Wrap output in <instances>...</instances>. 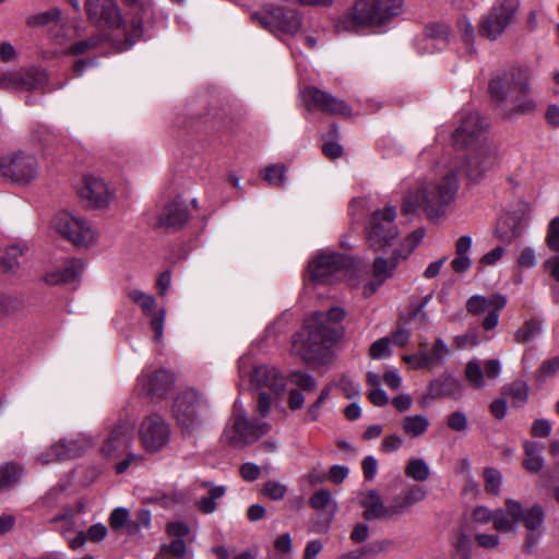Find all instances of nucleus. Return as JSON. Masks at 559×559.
<instances>
[{"instance_id":"obj_53","label":"nucleus","mask_w":559,"mask_h":559,"mask_svg":"<svg viewBox=\"0 0 559 559\" xmlns=\"http://www.w3.org/2000/svg\"><path fill=\"white\" fill-rule=\"evenodd\" d=\"M292 382L304 391H313L317 388V382L313 377L301 371H294L290 374Z\"/></svg>"},{"instance_id":"obj_49","label":"nucleus","mask_w":559,"mask_h":559,"mask_svg":"<svg viewBox=\"0 0 559 559\" xmlns=\"http://www.w3.org/2000/svg\"><path fill=\"white\" fill-rule=\"evenodd\" d=\"M61 10L53 8L46 12L33 15L27 19V24L32 26H44L50 22H58L61 19Z\"/></svg>"},{"instance_id":"obj_29","label":"nucleus","mask_w":559,"mask_h":559,"mask_svg":"<svg viewBox=\"0 0 559 559\" xmlns=\"http://www.w3.org/2000/svg\"><path fill=\"white\" fill-rule=\"evenodd\" d=\"M521 224L515 215H504L497 224L495 235L503 242H512L521 235Z\"/></svg>"},{"instance_id":"obj_35","label":"nucleus","mask_w":559,"mask_h":559,"mask_svg":"<svg viewBox=\"0 0 559 559\" xmlns=\"http://www.w3.org/2000/svg\"><path fill=\"white\" fill-rule=\"evenodd\" d=\"M84 504L78 501L73 507H66L62 512L52 519V522H66L67 527L63 532L67 535L68 532L82 526L79 520V515L83 512Z\"/></svg>"},{"instance_id":"obj_52","label":"nucleus","mask_w":559,"mask_h":559,"mask_svg":"<svg viewBox=\"0 0 559 559\" xmlns=\"http://www.w3.org/2000/svg\"><path fill=\"white\" fill-rule=\"evenodd\" d=\"M546 245L551 251L559 252V216L549 222Z\"/></svg>"},{"instance_id":"obj_7","label":"nucleus","mask_w":559,"mask_h":559,"mask_svg":"<svg viewBox=\"0 0 559 559\" xmlns=\"http://www.w3.org/2000/svg\"><path fill=\"white\" fill-rule=\"evenodd\" d=\"M173 412L181 430L191 433L203 425L209 404L197 391L187 390L175 400Z\"/></svg>"},{"instance_id":"obj_57","label":"nucleus","mask_w":559,"mask_h":559,"mask_svg":"<svg viewBox=\"0 0 559 559\" xmlns=\"http://www.w3.org/2000/svg\"><path fill=\"white\" fill-rule=\"evenodd\" d=\"M166 531L169 536L173 538H180L188 536L190 533L189 526L182 521L169 522L167 524Z\"/></svg>"},{"instance_id":"obj_5","label":"nucleus","mask_w":559,"mask_h":559,"mask_svg":"<svg viewBox=\"0 0 559 559\" xmlns=\"http://www.w3.org/2000/svg\"><path fill=\"white\" fill-rule=\"evenodd\" d=\"M519 0H496L477 25L480 37L498 40L516 21Z\"/></svg>"},{"instance_id":"obj_1","label":"nucleus","mask_w":559,"mask_h":559,"mask_svg":"<svg viewBox=\"0 0 559 559\" xmlns=\"http://www.w3.org/2000/svg\"><path fill=\"white\" fill-rule=\"evenodd\" d=\"M485 128L486 123L477 112L463 118L452 139L456 148H471L467 163L463 157H455L441 179L423 185L416 193L407 194L402 205L403 214H413L417 207H421L428 218L443 216L456 197L457 175L462 173L476 180L493 166L496 152L483 136Z\"/></svg>"},{"instance_id":"obj_50","label":"nucleus","mask_w":559,"mask_h":559,"mask_svg":"<svg viewBox=\"0 0 559 559\" xmlns=\"http://www.w3.org/2000/svg\"><path fill=\"white\" fill-rule=\"evenodd\" d=\"M286 168L284 165H272L265 169L263 179L271 186L282 187L285 182Z\"/></svg>"},{"instance_id":"obj_13","label":"nucleus","mask_w":559,"mask_h":559,"mask_svg":"<svg viewBox=\"0 0 559 559\" xmlns=\"http://www.w3.org/2000/svg\"><path fill=\"white\" fill-rule=\"evenodd\" d=\"M349 264V259L344 254L323 252L309 263V277L318 284H330L338 278Z\"/></svg>"},{"instance_id":"obj_8","label":"nucleus","mask_w":559,"mask_h":559,"mask_svg":"<svg viewBox=\"0 0 559 559\" xmlns=\"http://www.w3.org/2000/svg\"><path fill=\"white\" fill-rule=\"evenodd\" d=\"M237 413L230 418L223 433L224 440L234 448H245L255 442L260 437L266 435L271 426L265 421L250 420L246 412L235 403Z\"/></svg>"},{"instance_id":"obj_4","label":"nucleus","mask_w":559,"mask_h":559,"mask_svg":"<svg viewBox=\"0 0 559 559\" xmlns=\"http://www.w3.org/2000/svg\"><path fill=\"white\" fill-rule=\"evenodd\" d=\"M336 337L335 330L324 323V316L316 312L307 319L305 331L294 340L292 352L306 362L316 361L333 345Z\"/></svg>"},{"instance_id":"obj_19","label":"nucleus","mask_w":559,"mask_h":559,"mask_svg":"<svg viewBox=\"0 0 559 559\" xmlns=\"http://www.w3.org/2000/svg\"><path fill=\"white\" fill-rule=\"evenodd\" d=\"M94 445L90 437L79 436L72 439H62L55 443L47 452L39 456L43 464L55 461H64L80 457Z\"/></svg>"},{"instance_id":"obj_62","label":"nucleus","mask_w":559,"mask_h":559,"mask_svg":"<svg viewBox=\"0 0 559 559\" xmlns=\"http://www.w3.org/2000/svg\"><path fill=\"white\" fill-rule=\"evenodd\" d=\"M475 540L478 546L485 549H496L500 544V538L496 534H476Z\"/></svg>"},{"instance_id":"obj_38","label":"nucleus","mask_w":559,"mask_h":559,"mask_svg":"<svg viewBox=\"0 0 559 559\" xmlns=\"http://www.w3.org/2000/svg\"><path fill=\"white\" fill-rule=\"evenodd\" d=\"M187 554V545L183 539L173 538L169 544H163L156 556L163 559H182Z\"/></svg>"},{"instance_id":"obj_26","label":"nucleus","mask_w":559,"mask_h":559,"mask_svg":"<svg viewBox=\"0 0 559 559\" xmlns=\"http://www.w3.org/2000/svg\"><path fill=\"white\" fill-rule=\"evenodd\" d=\"M473 519L480 524L492 522L493 528L498 532H513V522L509 521L508 509L489 510L487 507L479 506L473 511Z\"/></svg>"},{"instance_id":"obj_16","label":"nucleus","mask_w":559,"mask_h":559,"mask_svg":"<svg viewBox=\"0 0 559 559\" xmlns=\"http://www.w3.org/2000/svg\"><path fill=\"white\" fill-rule=\"evenodd\" d=\"M507 299L501 294H493L490 297L474 295L466 301V310L473 316H480L488 312L481 321V328L490 331L498 325L499 312L506 307Z\"/></svg>"},{"instance_id":"obj_21","label":"nucleus","mask_w":559,"mask_h":559,"mask_svg":"<svg viewBox=\"0 0 559 559\" xmlns=\"http://www.w3.org/2000/svg\"><path fill=\"white\" fill-rule=\"evenodd\" d=\"M78 193L87 207H106L114 199V192L107 183L102 178L94 176H87L83 179Z\"/></svg>"},{"instance_id":"obj_46","label":"nucleus","mask_w":559,"mask_h":559,"mask_svg":"<svg viewBox=\"0 0 559 559\" xmlns=\"http://www.w3.org/2000/svg\"><path fill=\"white\" fill-rule=\"evenodd\" d=\"M310 506L318 510V511H324L328 510L330 507H333L335 509V503L332 498V495L326 489H320L316 491L309 499Z\"/></svg>"},{"instance_id":"obj_34","label":"nucleus","mask_w":559,"mask_h":559,"mask_svg":"<svg viewBox=\"0 0 559 559\" xmlns=\"http://www.w3.org/2000/svg\"><path fill=\"white\" fill-rule=\"evenodd\" d=\"M401 427L403 432L409 438H418L426 433L429 420L424 415L405 416L402 419Z\"/></svg>"},{"instance_id":"obj_48","label":"nucleus","mask_w":559,"mask_h":559,"mask_svg":"<svg viewBox=\"0 0 559 559\" xmlns=\"http://www.w3.org/2000/svg\"><path fill=\"white\" fill-rule=\"evenodd\" d=\"M485 490L490 495H498L500 491L502 476L500 472L492 467H487L484 471Z\"/></svg>"},{"instance_id":"obj_32","label":"nucleus","mask_w":559,"mask_h":559,"mask_svg":"<svg viewBox=\"0 0 559 559\" xmlns=\"http://www.w3.org/2000/svg\"><path fill=\"white\" fill-rule=\"evenodd\" d=\"M544 450V445L538 442L526 441L524 443V453L525 459L523 461V466L526 471L531 473L539 472L544 466V459L542 456V452Z\"/></svg>"},{"instance_id":"obj_17","label":"nucleus","mask_w":559,"mask_h":559,"mask_svg":"<svg viewBox=\"0 0 559 559\" xmlns=\"http://www.w3.org/2000/svg\"><path fill=\"white\" fill-rule=\"evenodd\" d=\"M139 438L146 451H159L170 439L169 426L156 414L146 416L140 425Z\"/></svg>"},{"instance_id":"obj_42","label":"nucleus","mask_w":559,"mask_h":559,"mask_svg":"<svg viewBox=\"0 0 559 559\" xmlns=\"http://www.w3.org/2000/svg\"><path fill=\"white\" fill-rule=\"evenodd\" d=\"M438 394L452 399H459L462 395V383L452 376L442 378L439 382Z\"/></svg>"},{"instance_id":"obj_51","label":"nucleus","mask_w":559,"mask_h":559,"mask_svg":"<svg viewBox=\"0 0 559 559\" xmlns=\"http://www.w3.org/2000/svg\"><path fill=\"white\" fill-rule=\"evenodd\" d=\"M262 492L271 500L280 501L284 499L287 487L281 483L269 480L264 484Z\"/></svg>"},{"instance_id":"obj_23","label":"nucleus","mask_w":559,"mask_h":559,"mask_svg":"<svg viewBox=\"0 0 559 559\" xmlns=\"http://www.w3.org/2000/svg\"><path fill=\"white\" fill-rule=\"evenodd\" d=\"M189 210L180 200L166 203L156 214L155 222L151 223L153 229H178L189 221Z\"/></svg>"},{"instance_id":"obj_40","label":"nucleus","mask_w":559,"mask_h":559,"mask_svg":"<svg viewBox=\"0 0 559 559\" xmlns=\"http://www.w3.org/2000/svg\"><path fill=\"white\" fill-rule=\"evenodd\" d=\"M27 248L20 245H12L7 248L5 255L0 257V270L12 272L17 266V259L24 254Z\"/></svg>"},{"instance_id":"obj_10","label":"nucleus","mask_w":559,"mask_h":559,"mask_svg":"<svg viewBox=\"0 0 559 559\" xmlns=\"http://www.w3.org/2000/svg\"><path fill=\"white\" fill-rule=\"evenodd\" d=\"M396 209L386 206L371 213L366 228L369 247L378 252L391 247L399 236V229L394 223Z\"/></svg>"},{"instance_id":"obj_39","label":"nucleus","mask_w":559,"mask_h":559,"mask_svg":"<svg viewBox=\"0 0 559 559\" xmlns=\"http://www.w3.org/2000/svg\"><path fill=\"white\" fill-rule=\"evenodd\" d=\"M405 475L416 481L429 478L430 468L423 459H411L405 467Z\"/></svg>"},{"instance_id":"obj_63","label":"nucleus","mask_w":559,"mask_h":559,"mask_svg":"<svg viewBox=\"0 0 559 559\" xmlns=\"http://www.w3.org/2000/svg\"><path fill=\"white\" fill-rule=\"evenodd\" d=\"M551 431V425L547 419H536L531 428V433L536 438H546Z\"/></svg>"},{"instance_id":"obj_25","label":"nucleus","mask_w":559,"mask_h":559,"mask_svg":"<svg viewBox=\"0 0 559 559\" xmlns=\"http://www.w3.org/2000/svg\"><path fill=\"white\" fill-rule=\"evenodd\" d=\"M250 380L257 389H269L275 397L283 395L286 390V380L275 367H255Z\"/></svg>"},{"instance_id":"obj_15","label":"nucleus","mask_w":559,"mask_h":559,"mask_svg":"<svg viewBox=\"0 0 559 559\" xmlns=\"http://www.w3.org/2000/svg\"><path fill=\"white\" fill-rule=\"evenodd\" d=\"M132 440L133 424L128 419H119L109 427L100 453L105 457L116 459L129 450Z\"/></svg>"},{"instance_id":"obj_18","label":"nucleus","mask_w":559,"mask_h":559,"mask_svg":"<svg viewBox=\"0 0 559 559\" xmlns=\"http://www.w3.org/2000/svg\"><path fill=\"white\" fill-rule=\"evenodd\" d=\"M305 106L309 110H320L329 115L350 116L352 108L342 99L314 86L301 92Z\"/></svg>"},{"instance_id":"obj_36","label":"nucleus","mask_w":559,"mask_h":559,"mask_svg":"<svg viewBox=\"0 0 559 559\" xmlns=\"http://www.w3.org/2000/svg\"><path fill=\"white\" fill-rule=\"evenodd\" d=\"M427 497V490L423 486L411 487L403 497L397 496L394 498L395 507L399 509V515L403 514L406 510L415 503L423 501Z\"/></svg>"},{"instance_id":"obj_9","label":"nucleus","mask_w":559,"mask_h":559,"mask_svg":"<svg viewBox=\"0 0 559 559\" xmlns=\"http://www.w3.org/2000/svg\"><path fill=\"white\" fill-rule=\"evenodd\" d=\"M533 74L528 67L516 66L502 71L491 78L489 94L493 102L503 104L510 92L528 94L532 91L531 81Z\"/></svg>"},{"instance_id":"obj_33","label":"nucleus","mask_w":559,"mask_h":559,"mask_svg":"<svg viewBox=\"0 0 559 559\" xmlns=\"http://www.w3.org/2000/svg\"><path fill=\"white\" fill-rule=\"evenodd\" d=\"M511 108L506 112L508 119H514L519 116L530 115L535 111L536 103L528 94H520L511 99Z\"/></svg>"},{"instance_id":"obj_12","label":"nucleus","mask_w":559,"mask_h":559,"mask_svg":"<svg viewBox=\"0 0 559 559\" xmlns=\"http://www.w3.org/2000/svg\"><path fill=\"white\" fill-rule=\"evenodd\" d=\"M251 21L271 33L295 34L302 24L299 12L282 7H263L251 13Z\"/></svg>"},{"instance_id":"obj_3","label":"nucleus","mask_w":559,"mask_h":559,"mask_svg":"<svg viewBox=\"0 0 559 559\" xmlns=\"http://www.w3.org/2000/svg\"><path fill=\"white\" fill-rule=\"evenodd\" d=\"M403 0H356L334 23L336 33H354L361 28L380 27L402 11Z\"/></svg>"},{"instance_id":"obj_20","label":"nucleus","mask_w":559,"mask_h":559,"mask_svg":"<svg viewBox=\"0 0 559 559\" xmlns=\"http://www.w3.org/2000/svg\"><path fill=\"white\" fill-rule=\"evenodd\" d=\"M504 507L508 509L509 521L513 522L512 533L516 532V524L520 522L531 532H537L542 528L545 520L543 506L535 503L525 510L520 501L509 498L504 501Z\"/></svg>"},{"instance_id":"obj_55","label":"nucleus","mask_w":559,"mask_h":559,"mask_svg":"<svg viewBox=\"0 0 559 559\" xmlns=\"http://www.w3.org/2000/svg\"><path fill=\"white\" fill-rule=\"evenodd\" d=\"M21 301L16 297L0 295V316L11 314L21 308Z\"/></svg>"},{"instance_id":"obj_59","label":"nucleus","mask_w":559,"mask_h":559,"mask_svg":"<svg viewBox=\"0 0 559 559\" xmlns=\"http://www.w3.org/2000/svg\"><path fill=\"white\" fill-rule=\"evenodd\" d=\"M559 370V356L543 361L539 367V378L547 379Z\"/></svg>"},{"instance_id":"obj_41","label":"nucleus","mask_w":559,"mask_h":559,"mask_svg":"<svg viewBox=\"0 0 559 559\" xmlns=\"http://www.w3.org/2000/svg\"><path fill=\"white\" fill-rule=\"evenodd\" d=\"M22 475V468L13 463L0 467V490L16 484Z\"/></svg>"},{"instance_id":"obj_22","label":"nucleus","mask_w":559,"mask_h":559,"mask_svg":"<svg viewBox=\"0 0 559 559\" xmlns=\"http://www.w3.org/2000/svg\"><path fill=\"white\" fill-rule=\"evenodd\" d=\"M128 296L134 304H136L141 308L142 312L146 317L151 318L150 326L154 331V342H160L164 333L166 310L159 309L157 311H154V308L156 306L155 298L142 290L132 289L129 292Z\"/></svg>"},{"instance_id":"obj_58","label":"nucleus","mask_w":559,"mask_h":559,"mask_svg":"<svg viewBox=\"0 0 559 559\" xmlns=\"http://www.w3.org/2000/svg\"><path fill=\"white\" fill-rule=\"evenodd\" d=\"M536 253L533 248L526 247L523 250H521L518 258V264L520 267L531 269L536 265Z\"/></svg>"},{"instance_id":"obj_11","label":"nucleus","mask_w":559,"mask_h":559,"mask_svg":"<svg viewBox=\"0 0 559 559\" xmlns=\"http://www.w3.org/2000/svg\"><path fill=\"white\" fill-rule=\"evenodd\" d=\"M51 226L60 236L79 248H90L98 239L97 230L87 221L68 211L58 213Z\"/></svg>"},{"instance_id":"obj_60","label":"nucleus","mask_w":559,"mask_h":559,"mask_svg":"<svg viewBox=\"0 0 559 559\" xmlns=\"http://www.w3.org/2000/svg\"><path fill=\"white\" fill-rule=\"evenodd\" d=\"M403 360L414 369L430 368L428 359L425 356V350H418L417 354L406 355Z\"/></svg>"},{"instance_id":"obj_45","label":"nucleus","mask_w":559,"mask_h":559,"mask_svg":"<svg viewBox=\"0 0 559 559\" xmlns=\"http://www.w3.org/2000/svg\"><path fill=\"white\" fill-rule=\"evenodd\" d=\"M103 38L98 35L91 36L87 39L79 40L68 48V53L78 56L84 55L93 49H96L102 44Z\"/></svg>"},{"instance_id":"obj_27","label":"nucleus","mask_w":559,"mask_h":559,"mask_svg":"<svg viewBox=\"0 0 559 559\" xmlns=\"http://www.w3.org/2000/svg\"><path fill=\"white\" fill-rule=\"evenodd\" d=\"M140 381L146 394L163 396L171 388L174 377L169 371L160 369L143 374Z\"/></svg>"},{"instance_id":"obj_43","label":"nucleus","mask_w":559,"mask_h":559,"mask_svg":"<svg viewBox=\"0 0 559 559\" xmlns=\"http://www.w3.org/2000/svg\"><path fill=\"white\" fill-rule=\"evenodd\" d=\"M484 370L478 360H471L465 367V379L474 389H481L485 385Z\"/></svg>"},{"instance_id":"obj_54","label":"nucleus","mask_w":559,"mask_h":559,"mask_svg":"<svg viewBox=\"0 0 559 559\" xmlns=\"http://www.w3.org/2000/svg\"><path fill=\"white\" fill-rule=\"evenodd\" d=\"M369 354L373 359H381L391 355L390 340L382 337L372 343L369 349Z\"/></svg>"},{"instance_id":"obj_44","label":"nucleus","mask_w":559,"mask_h":559,"mask_svg":"<svg viewBox=\"0 0 559 559\" xmlns=\"http://www.w3.org/2000/svg\"><path fill=\"white\" fill-rule=\"evenodd\" d=\"M450 355V349L442 338H436L431 350H425V356L428 359L430 368L438 364Z\"/></svg>"},{"instance_id":"obj_30","label":"nucleus","mask_w":559,"mask_h":559,"mask_svg":"<svg viewBox=\"0 0 559 559\" xmlns=\"http://www.w3.org/2000/svg\"><path fill=\"white\" fill-rule=\"evenodd\" d=\"M19 74V90L35 91L41 88L48 81L47 73L37 68L22 69Z\"/></svg>"},{"instance_id":"obj_37","label":"nucleus","mask_w":559,"mask_h":559,"mask_svg":"<svg viewBox=\"0 0 559 559\" xmlns=\"http://www.w3.org/2000/svg\"><path fill=\"white\" fill-rule=\"evenodd\" d=\"M542 331V324L536 319L526 320L514 333V341L524 344L533 341Z\"/></svg>"},{"instance_id":"obj_14","label":"nucleus","mask_w":559,"mask_h":559,"mask_svg":"<svg viewBox=\"0 0 559 559\" xmlns=\"http://www.w3.org/2000/svg\"><path fill=\"white\" fill-rule=\"evenodd\" d=\"M0 176L15 183H28L37 176V162L24 153L0 158Z\"/></svg>"},{"instance_id":"obj_24","label":"nucleus","mask_w":559,"mask_h":559,"mask_svg":"<svg viewBox=\"0 0 559 559\" xmlns=\"http://www.w3.org/2000/svg\"><path fill=\"white\" fill-rule=\"evenodd\" d=\"M360 506L364 509L362 516L367 521L390 520L399 516V509L395 502L384 504L382 497L378 491L371 489L364 493L360 498Z\"/></svg>"},{"instance_id":"obj_56","label":"nucleus","mask_w":559,"mask_h":559,"mask_svg":"<svg viewBox=\"0 0 559 559\" xmlns=\"http://www.w3.org/2000/svg\"><path fill=\"white\" fill-rule=\"evenodd\" d=\"M447 424L453 431H464L467 428V417L462 412H453L448 416Z\"/></svg>"},{"instance_id":"obj_31","label":"nucleus","mask_w":559,"mask_h":559,"mask_svg":"<svg viewBox=\"0 0 559 559\" xmlns=\"http://www.w3.org/2000/svg\"><path fill=\"white\" fill-rule=\"evenodd\" d=\"M501 395L511 400L513 407H521L528 401L530 386L521 380L504 384L501 388Z\"/></svg>"},{"instance_id":"obj_64","label":"nucleus","mask_w":559,"mask_h":559,"mask_svg":"<svg viewBox=\"0 0 559 559\" xmlns=\"http://www.w3.org/2000/svg\"><path fill=\"white\" fill-rule=\"evenodd\" d=\"M504 254V249L500 246L496 247L491 251L487 252L479 259V266L484 267L487 265L496 264Z\"/></svg>"},{"instance_id":"obj_28","label":"nucleus","mask_w":559,"mask_h":559,"mask_svg":"<svg viewBox=\"0 0 559 559\" xmlns=\"http://www.w3.org/2000/svg\"><path fill=\"white\" fill-rule=\"evenodd\" d=\"M84 265L81 259H72L64 264L63 269L48 273L45 281L50 285L74 283L84 270Z\"/></svg>"},{"instance_id":"obj_61","label":"nucleus","mask_w":559,"mask_h":559,"mask_svg":"<svg viewBox=\"0 0 559 559\" xmlns=\"http://www.w3.org/2000/svg\"><path fill=\"white\" fill-rule=\"evenodd\" d=\"M369 535L370 533L368 525L360 522L353 527L349 538L354 544H361L369 538Z\"/></svg>"},{"instance_id":"obj_6","label":"nucleus","mask_w":559,"mask_h":559,"mask_svg":"<svg viewBox=\"0 0 559 559\" xmlns=\"http://www.w3.org/2000/svg\"><path fill=\"white\" fill-rule=\"evenodd\" d=\"M423 238V233L414 231L407 239V249H395L389 258L379 255L372 263V280L364 285L362 294L365 297L373 295L380 286L389 278L393 277L401 260H405Z\"/></svg>"},{"instance_id":"obj_47","label":"nucleus","mask_w":559,"mask_h":559,"mask_svg":"<svg viewBox=\"0 0 559 559\" xmlns=\"http://www.w3.org/2000/svg\"><path fill=\"white\" fill-rule=\"evenodd\" d=\"M457 27H459V32H460L462 40L467 46V51L468 52H474L475 51V47H474L475 29H474V25L472 24V22L468 19L462 17V19H460L457 21Z\"/></svg>"},{"instance_id":"obj_2","label":"nucleus","mask_w":559,"mask_h":559,"mask_svg":"<svg viewBox=\"0 0 559 559\" xmlns=\"http://www.w3.org/2000/svg\"><path fill=\"white\" fill-rule=\"evenodd\" d=\"M132 9L121 13L115 0H86L85 10L91 21L107 32V38L117 51H126L143 36V21L139 14L143 0H124Z\"/></svg>"}]
</instances>
